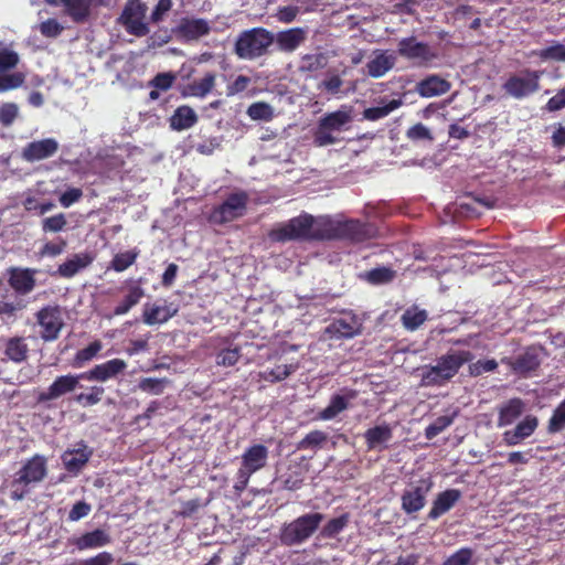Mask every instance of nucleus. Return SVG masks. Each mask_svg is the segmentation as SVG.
<instances>
[{
  "label": "nucleus",
  "instance_id": "a19ab883",
  "mask_svg": "<svg viewBox=\"0 0 565 565\" xmlns=\"http://www.w3.org/2000/svg\"><path fill=\"white\" fill-rule=\"evenodd\" d=\"M298 369V364H281L273 369H266L258 373L260 380L268 383H277L289 377Z\"/></svg>",
  "mask_w": 565,
  "mask_h": 565
},
{
  "label": "nucleus",
  "instance_id": "864d4df0",
  "mask_svg": "<svg viewBox=\"0 0 565 565\" xmlns=\"http://www.w3.org/2000/svg\"><path fill=\"white\" fill-rule=\"evenodd\" d=\"M565 429V405L561 402L548 420L547 431L550 434L561 433Z\"/></svg>",
  "mask_w": 565,
  "mask_h": 565
},
{
  "label": "nucleus",
  "instance_id": "a18cd8bd",
  "mask_svg": "<svg viewBox=\"0 0 565 565\" xmlns=\"http://www.w3.org/2000/svg\"><path fill=\"white\" fill-rule=\"evenodd\" d=\"M349 521V513H343L340 516L333 518L322 526L320 535L323 539H334L347 527Z\"/></svg>",
  "mask_w": 565,
  "mask_h": 565
},
{
  "label": "nucleus",
  "instance_id": "052dcab7",
  "mask_svg": "<svg viewBox=\"0 0 565 565\" xmlns=\"http://www.w3.org/2000/svg\"><path fill=\"white\" fill-rule=\"evenodd\" d=\"M473 552L469 547H461L445 559L443 565H472Z\"/></svg>",
  "mask_w": 565,
  "mask_h": 565
},
{
  "label": "nucleus",
  "instance_id": "ea45409f",
  "mask_svg": "<svg viewBox=\"0 0 565 565\" xmlns=\"http://www.w3.org/2000/svg\"><path fill=\"white\" fill-rule=\"evenodd\" d=\"M198 122V115L186 105L179 106L170 117V127L173 130L182 131L193 127Z\"/></svg>",
  "mask_w": 565,
  "mask_h": 565
},
{
  "label": "nucleus",
  "instance_id": "cd10ccee",
  "mask_svg": "<svg viewBox=\"0 0 565 565\" xmlns=\"http://www.w3.org/2000/svg\"><path fill=\"white\" fill-rule=\"evenodd\" d=\"M356 397L354 390H343L342 394H334L330 398L329 405L319 412L317 418L320 420H331L340 413L349 408L350 402Z\"/></svg>",
  "mask_w": 565,
  "mask_h": 565
},
{
  "label": "nucleus",
  "instance_id": "7ed1b4c3",
  "mask_svg": "<svg viewBox=\"0 0 565 565\" xmlns=\"http://www.w3.org/2000/svg\"><path fill=\"white\" fill-rule=\"evenodd\" d=\"M274 43V34L265 28L243 31L234 46L235 54L243 60H255L265 55Z\"/></svg>",
  "mask_w": 565,
  "mask_h": 565
},
{
  "label": "nucleus",
  "instance_id": "0eeeda50",
  "mask_svg": "<svg viewBox=\"0 0 565 565\" xmlns=\"http://www.w3.org/2000/svg\"><path fill=\"white\" fill-rule=\"evenodd\" d=\"M542 71L524 68L521 75H511L502 85L503 90L515 99H522L540 89Z\"/></svg>",
  "mask_w": 565,
  "mask_h": 565
},
{
  "label": "nucleus",
  "instance_id": "3c124183",
  "mask_svg": "<svg viewBox=\"0 0 565 565\" xmlns=\"http://www.w3.org/2000/svg\"><path fill=\"white\" fill-rule=\"evenodd\" d=\"M536 55L543 61L565 62V45L554 42L552 45L540 50Z\"/></svg>",
  "mask_w": 565,
  "mask_h": 565
},
{
  "label": "nucleus",
  "instance_id": "6e6552de",
  "mask_svg": "<svg viewBox=\"0 0 565 565\" xmlns=\"http://www.w3.org/2000/svg\"><path fill=\"white\" fill-rule=\"evenodd\" d=\"M36 323L41 328L40 338L44 342H53L60 338L65 326L60 306H44L35 313Z\"/></svg>",
  "mask_w": 565,
  "mask_h": 565
},
{
  "label": "nucleus",
  "instance_id": "680f3d73",
  "mask_svg": "<svg viewBox=\"0 0 565 565\" xmlns=\"http://www.w3.org/2000/svg\"><path fill=\"white\" fill-rule=\"evenodd\" d=\"M168 381L166 379L145 377L139 382V388L154 395L163 393Z\"/></svg>",
  "mask_w": 565,
  "mask_h": 565
},
{
  "label": "nucleus",
  "instance_id": "c03bdc74",
  "mask_svg": "<svg viewBox=\"0 0 565 565\" xmlns=\"http://www.w3.org/2000/svg\"><path fill=\"white\" fill-rule=\"evenodd\" d=\"M396 277V271L391 267L381 266L364 273L363 278L371 285H385Z\"/></svg>",
  "mask_w": 565,
  "mask_h": 565
},
{
  "label": "nucleus",
  "instance_id": "2eb2a0df",
  "mask_svg": "<svg viewBox=\"0 0 565 565\" xmlns=\"http://www.w3.org/2000/svg\"><path fill=\"white\" fill-rule=\"evenodd\" d=\"M501 362L508 365L513 373L520 376H530L541 365L540 349L536 347H529L515 358H503Z\"/></svg>",
  "mask_w": 565,
  "mask_h": 565
},
{
  "label": "nucleus",
  "instance_id": "20e7f679",
  "mask_svg": "<svg viewBox=\"0 0 565 565\" xmlns=\"http://www.w3.org/2000/svg\"><path fill=\"white\" fill-rule=\"evenodd\" d=\"M268 454V448L263 444H255L245 449L233 486L236 494H241L247 488L249 478L267 465Z\"/></svg>",
  "mask_w": 565,
  "mask_h": 565
},
{
  "label": "nucleus",
  "instance_id": "4468645a",
  "mask_svg": "<svg viewBox=\"0 0 565 565\" xmlns=\"http://www.w3.org/2000/svg\"><path fill=\"white\" fill-rule=\"evenodd\" d=\"M376 235V227L369 222L360 220L338 221V239L362 243Z\"/></svg>",
  "mask_w": 565,
  "mask_h": 565
},
{
  "label": "nucleus",
  "instance_id": "c85d7f7f",
  "mask_svg": "<svg viewBox=\"0 0 565 565\" xmlns=\"http://www.w3.org/2000/svg\"><path fill=\"white\" fill-rule=\"evenodd\" d=\"M460 499L461 491L459 489H447L438 493L428 512V519L437 520L439 516L450 511Z\"/></svg>",
  "mask_w": 565,
  "mask_h": 565
},
{
  "label": "nucleus",
  "instance_id": "ddd939ff",
  "mask_svg": "<svg viewBox=\"0 0 565 565\" xmlns=\"http://www.w3.org/2000/svg\"><path fill=\"white\" fill-rule=\"evenodd\" d=\"M434 483L430 478L420 479L416 486L404 490L401 497L402 510L411 515L420 511L426 504V497Z\"/></svg>",
  "mask_w": 565,
  "mask_h": 565
},
{
  "label": "nucleus",
  "instance_id": "f704fd0d",
  "mask_svg": "<svg viewBox=\"0 0 565 565\" xmlns=\"http://www.w3.org/2000/svg\"><path fill=\"white\" fill-rule=\"evenodd\" d=\"M103 3V0H66L65 2V13L72 19L75 23H85L88 21L92 7L95 3Z\"/></svg>",
  "mask_w": 565,
  "mask_h": 565
},
{
  "label": "nucleus",
  "instance_id": "bf43d9fd",
  "mask_svg": "<svg viewBox=\"0 0 565 565\" xmlns=\"http://www.w3.org/2000/svg\"><path fill=\"white\" fill-rule=\"evenodd\" d=\"M19 62L20 56L15 51L10 49L0 50V74L15 68Z\"/></svg>",
  "mask_w": 565,
  "mask_h": 565
},
{
  "label": "nucleus",
  "instance_id": "c756f323",
  "mask_svg": "<svg viewBox=\"0 0 565 565\" xmlns=\"http://www.w3.org/2000/svg\"><path fill=\"white\" fill-rule=\"evenodd\" d=\"M396 63V56L388 54L387 51L376 50L373 57L366 63L367 75L373 78H380L390 72Z\"/></svg>",
  "mask_w": 565,
  "mask_h": 565
},
{
  "label": "nucleus",
  "instance_id": "4be33fe9",
  "mask_svg": "<svg viewBox=\"0 0 565 565\" xmlns=\"http://www.w3.org/2000/svg\"><path fill=\"white\" fill-rule=\"evenodd\" d=\"M2 358L1 361H10L14 364H21L29 358V345L24 337L14 335L2 338Z\"/></svg>",
  "mask_w": 565,
  "mask_h": 565
},
{
  "label": "nucleus",
  "instance_id": "4d7b16f0",
  "mask_svg": "<svg viewBox=\"0 0 565 565\" xmlns=\"http://www.w3.org/2000/svg\"><path fill=\"white\" fill-rule=\"evenodd\" d=\"M67 224V220L63 213L45 217L42 223V231L44 233H58L62 232Z\"/></svg>",
  "mask_w": 565,
  "mask_h": 565
},
{
  "label": "nucleus",
  "instance_id": "09e8293b",
  "mask_svg": "<svg viewBox=\"0 0 565 565\" xmlns=\"http://www.w3.org/2000/svg\"><path fill=\"white\" fill-rule=\"evenodd\" d=\"M247 115L253 120L270 121L274 118L273 107L265 102H256L247 108Z\"/></svg>",
  "mask_w": 565,
  "mask_h": 565
},
{
  "label": "nucleus",
  "instance_id": "9d476101",
  "mask_svg": "<svg viewBox=\"0 0 565 565\" xmlns=\"http://www.w3.org/2000/svg\"><path fill=\"white\" fill-rule=\"evenodd\" d=\"M396 53L420 66L428 65L438 57L437 52L428 43L417 41L415 36L401 39Z\"/></svg>",
  "mask_w": 565,
  "mask_h": 565
},
{
  "label": "nucleus",
  "instance_id": "774afa93",
  "mask_svg": "<svg viewBox=\"0 0 565 565\" xmlns=\"http://www.w3.org/2000/svg\"><path fill=\"white\" fill-rule=\"evenodd\" d=\"M175 75L171 72L158 73L150 82L149 86L160 89L168 90L172 87Z\"/></svg>",
  "mask_w": 565,
  "mask_h": 565
},
{
  "label": "nucleus",
  "instance_id": "6ab92c4d",
  "mask_svg": "<svg viewBox=\"0 0 565 565\" xmlns=\"http://www.w3.org/2000/svg\"><path fill=\"white\" fill-rule=\"evenodd\" d=\"M79 380H83L82 373L77 375L67 374L57 376L46 391L38 395V402L46 403L73 392L78 386Z\"/></svg>",
  "mask_w": 565,
  "mask_h": 565
},
{
  "label": "nucleus",
  "instance_id": "1a4fd4ad",
  "mask_svg": "<svg viewBox=\"0 0 565 565\" xmlns=\"http://www.w3.org/2000/svg\"><path fill=\"white\" fill-rule=\"evenodd\" d=\"M248 195L244 191L231 193L225 201L214 207L210 215V221L214 224L230 223L246 212Z\"/></svg>",
  "mask_w": 565,
  "mask_h": 565
},
{
  "label": "nucleus",
  "instance_id": "f3484780",
  "mask_svg": "<svg viewBox=\"0 0 565 565\" xmlns=\"http://www.w3.org/2000/svg\"><path fill=\"white\" fill-rule=\"evenodd\" d=\"M211 343L215 350V363L217 366H234L242 358L241 347H233L230 337H213Z\"/></svg>",
  "mask_w": 565,
  "mask_h": 565
},
{
  "label": "nucleus",
  "instance_id": "f03ea898",
  "mask_svg": "<svg viewBox=\"0 0 565 565\" xmlns=\"http://www.w3.org/2000/svg\"><path fill=\"white\" fill-rule=\"evenodd\" d=\"M324 515L319 512L306 513L289 523H285L280 530V542L286 546L300 545L307 542L319 529Z\"/></svg>",
  "mask_w": 565,
  "mask_h": 565
},
{
  "label": "nucleus",
  "instance_id": "79ce46f5",
  "mask_svg": "<svg viewBox=\"0 0 565 565\" xmlns=\"http://www.w3.org/2000/svg\"><path fill=\"white\" fill-rule=\"evenodd\" d=\"M428 318L427 311L413 306L404 311L401 317L403 327L408 331L417 330Z\"/></svg>",
  "mask_w": 565,
  "mask_h": 565
},
{
  "label": "nucleus",
  "instance_id": "e2e57ef3",
  "mask_svg": "<svg viewBox=\"0 0 565 565\" xmlns=\"http://www.w3.org/2000/svg\"><path fill=\"white\" fill-rule=\"evenodd\" d=\"M406 137L412 141H434V136L431 131L422 122H417L414 126L409 127L406 131Z\"/></svg>",
  "mask_w": 565,
  "mask_h": 565
},
{
  "label": "nucleus",
  "instance_id": "5701e85b",
  "mask_svg": "<svg viewBox=\"0 0 565 565\" xmlns=\"http://www.w3.org/2000/svg\"><path fill=\"white\" fill-rule=\"evenodd\" d=\"M58 150V142L54 138H45L29 142L22 149V159L28 162L41 161L54 156Z\"/></svg>",
  "mask_w": 565,
  "mask_h": 565
},
{
  "label": "nucleus",
  "instance_id": "72a5a7b5",
  "mask_svg": "<svg viewBox=\"0 0 565 565\" xmlns=\"http://www.w3.org/2000/svg\"><path fill=\"white\" fill-rule=\"evenodd\" d=\"M93 260L94 257L89 253L74 254L57 267L56 274L60 277L70 279L88 267Z\"/></svg>",
  "mask_w": 565,
  "mask_h": 565
},
{
  "label": "nucleus",
  "instance_id": "338daca9",
  "mask_svg": "<svg viewBox=\"0 0 565 565\" xmlns=\"http://www.w3.org/2000/svg\"><path fill=\"white\" fill-rule=\"evenodd\" d=\"M497 367L498 363L493 359L479 360L469 365V374L471 376H480L483 373L495 371Z\"/></svg>",
  "mask_w": 565,
  "mask_h": 565
},
{
  "label": "nucleus",
  "instance_id": "f257e3e1",
  "mask_svg": "<svg viewBox=\"0 0 565 565\" xmlns=\"http://www.w3.org/2000/svg\"><path fill=\"white\" fill-rule=\"evenodd\" d=\"M470 351H449L439 356L435 365H424L419 369L420 386L440 387L449 383L463 364L473 360Z\"/></svg>",
  "mask_w": 565,
  "mask_h": 565
},
{
  "label": "nucleus",
  "instance_id": "13d9d810",
  "mask_svg": "<svg viewBox=\"0 0 565 565\" xmlns=\"http://www.w3.org/2000/svg\"><path fill=\"white\" fill-rule=\"evenodd\" d=\"M328 58L324 54H306L302 56L301 68L308 72H316L327 66Z\"/></svg>",
  "mask_w": 565,
  "mask_h": 565
},
{
  "label": "nucleus",
  "instance_id": "5fc2aeb1",
  "mask_svg": "<svg viewBox=\"0 0 565 565\" xmlns=\"http://www.w3.org/2000/svg\"><path fill=\"white\" fill-rule=\"evenodd\" d=\"M25 75L21 72L0 74V93L19 88L23 85Z\"/></svg>",
  "mask_w": 565,
  "mask_h": 565
},
{
  "label": "nucleus",
  "instance_id": "2f4dec72",
  "mask_svg": "<svg viewBox=\"0 0 565 565\" xmlns=\"http://www.w3.org/2000/svg\"><path fill=\"white\" fill-rule=\"evenodd\" d=\"M111 542L109 533L103 529L86 532L73 539V545L78 551L93 550L108 545Z\"/></svg>",
  "mask_w": 565,
  "mask_h": 565
},
{
  "label": "nucleus",
  "instance_id": "412c9836",
  "mask_svg": "<svg viewBox=\"0 0 565 565\" xmlns=\"http://www.w3.org/2000/svg\"><path fill=\"white\" fill-rule=\"evenodd\" d=\"M35 274L33 268L11 267L8 269V284L18 295H29L36 285Z\"/></svg>",
  "mask_w": 565,
  "mask_h": 565
},
{
  "label": "nucleus",
  "instance_id": "423d86ee",
  "mask_svg": "<svg viewBox=\"0 0 565 565\" xmlns=\"http://www.w3.org/2000/svg\"><path fill=\"white\" fill-rule=\"evenodd\" d=\"M313 226V216L308 213L290 218L274 227L269 232L273 242L285 243L289 241H310V231Z\"/></svg>",
  "mask_w": 565,
  "mask_h": 565
},
{
  "label": "nucleus",
  "instance_id": "c9c22d12",
  "mask_svg": "<svg viewBox=\"0 0 565 565\" xmlns=\"http://www.w3.org/2000/svg\"><path fill=\"white\" fill-rule=\"evenodd\" d=\"M338 239V221L329 217H313V226L310 231V241Z\"/></svg>",
  "mask_w": 565,
  "mask_h": 565
},
{
  "label": "nucleus",
  "instance_id": "39448f33",
  "mask_svg": "<svg viewBox=\"0 0 565 565\" xmlns=\"http://www.w3.org/2000/svg\"><path fill=\"white\" fill-rule=\"evenodd\" d=\"M352 120L349 110L339 109L322 116L313 131V143L318 147L334 145L339 141L335 136L345 130Z\"/></svg>",
  "mask_w": 565,
  "mask_h": 565
},
{
  "label": "nucleus",
  "instance_id": "de8ad7c7",
  "mask_svg": "<svg viewBox=\"0 0 565 565\" xmlns=\"http://www.w3.org/2000/svg\"><path fill=\"white\" fill-rule=\"evenodd\" d=\"M139 252L136 249L118 253L113 257L109 267L117 273H121L135 264Z\"/></svg>",
  "mask_w": 565,
  "mask_h": 565
},
{
  "label": "nucleus",
  "instance_id": "473e14b6",
  "mask_svg": "<svg viewBox=\"0 0 565 565\" xmlns=\"http://www.w3.org/2000/svg\"><path fill=\"white\" fill-rule=\"evenodd\" d=\"M451 85L439 75H429L417 83L416 90L422 97L430 98L446 94Z\"/></svg>",
  "mask_w": 565,
  "mask_h": 565
},
{
  "label": "nucleus",
  "instance_id": "69168bd1",
  "mask_svg": "<svg viewBox=\"0 0 565 565\" xmlns=\"http://www.w3.org/2000/svg\"><path fill=\"white\" fill-rule=\"evenodd\" d=\"M67 247V242L66 239L62 238V237H57L55 241L53 242H47L45 243L39 254L44 257V256H47V257H55V256H58L61 255L65 248Z\"/></svg>",
  "mask_w": 565,
  "mask_h": 565
},
{
  "label": "nucleus",
  "instance_id": "4c0bfd02",
  "mask_svg": "<svg viewBox=\"0 0 565 565\" xmlns=\"http://www.w3.org/2000/svg\"><path fill=\"white\" fill-rule=\"evenodd\" d=\"M216 84V74L214 72H207L202 78L194 79L189 83L183 92V95L204 98L214 89Z\"/></svg>",
  "mask_w": 565,
  "mask_h": 565
},
{
  "label": "nucleus",
  "instance_id": "58836bf2",
  "mask_svg": "<svg viewBox=\"0 0 565 565\" xmlns=\"http://www.w3.org/2000/svg\"><path fill=\"white\" fill-rule=\"evenodd\" d=\"M177 32L188 40H196L210 32V25L204 19H182Z\"/></svg>",
  "mask_w": 565,
  "mask_h": 565
},
{
  "label": "nucleus",
  "instance_id": "dca6fc26",
  "mask_svg": "<svg viewBox=\"0 0 565 565\" xmlns=\"http://www.w3.org/2000/svg\"><path fill=\"white\" fill-rule=\"evenodd\" d=\"M127 363L122 359H113L104 363L96 364L90 370L82 373V379L86 381L107 382L124 374Z\"/></svg>",
  "mask_w": 565,
  "mask_h": 565
},
{
  "label": "nucleus",
  "instance_id": "0e129e2a",
  "mask_svg": "<svg viewBox=\"0 0 565 565\" xmlns=\"http://www.w3.org/2000/svg\"><path fill=\"white\" fill-rule=\"evenodd\" d=\"M19 116V107L15 103H3L0 106V124L10 127Z\"/></svg>",
  "mask_w": 565,
  "mask_h": 565
},
{
  "label": "nucleus",
  "instance_id": "6e6d98bb",
  "mask_svg": "<svg viewBox=\"0 0 565 565\" xmlns=\"http://www.w3.org/2000/svg\"><path fill=\"white\" fill-rule=\"evenodd\" d=\"M454 422V418L451 416H439L437 417L431 424H429L425 428V437L427 439H433L436 436H438L440 433H443L447 427H449Z\"/></svg>",
  "mask_w": 565,
  "mask_h": 565
},
{
  "label": "nucleus",
  "instance_id": "8fccbe9b",
  "mask_svg": "<svg viewBox=\"0 0 565 565\" xmlns=\"http://www.w3.org/2000/svg\"><path fill=\"white\" fill-rule=\"evenodd\" d=\"M104 393L103 386H92L89 392L75 395L74 401L83 407L94 406L102 401Z\"/></svg>",
  "mask_w": 565,
  "mask_h": 565
},
{
  "label": "nucleus",
  "instance_id": "b1692460",
  "mask_svg": "<svg viewBox=\"0 0 565 565\" xmlns=\"http://www.w3.org/2000/svg\"><path fill=\"white\" fill-rule=\"evenodd\" d=\"M539 426V419L534 415H526L516 424L513 429H508L502 434L503 443L507 446H515L534 434Z\"/></svg>",
  "mask_w": 565,
  "mask_h": 565
},
{
  "label": "nucleus",
  "instance_id": "aec40b11",
  "mask_svg": "<svg viewBox=\"0 0 565 565\" xmlns=\"http://www.w3.org/2000/svg\"><path fill=\"white\" fill-rule=\"evenodd\" d=\"M179 312V306L163 300L162 305L146 303L142 310V322L148 326L163 324Z\"/></svg>",
  "mask_w": 565,
  "mask_h": 565
},
{
  "label": "nucleus",
  "instance_id": "37998d69",
  "mask_svg": "<svg viewBox=\"0 0 565 565\" xmlns=\"http://www.w3.org/2000/svg\"><path fill=\"white\" fill-rule=\"evenodd\" d=\"M103 343L100 340L90 342L86 348L78 350L73 360L72 366L75 369L83 367L86 363L92 361L102 351Z\"/></svg>",
  "mask_w": 565,
  "mask_h": 565
},
{
  "label": "nucleus",
  "instance_id": "a878e982",
  "mask_svg": "<svg viewBox=\"0 0 565 565\" xmlns=\"http://www.w3.org/2000/svg\"><path fill=\"white\" fill-rule=\"evenodd\" d=\"M307 40V30L300 26L279 31L274 42L280 52L292 53Z\"/></svg>",
  "mask_w": 565,
  "mask_h": 565
},
{
  "label": "nucleus",
  "instance_id": "bb28decb",
  "mask_svg": "<svg viewBox=\"0 0 565 565\" xmlns=\"http://www.w3.org/2000/svg\"><path fill=\"white\" fill-rule=\"evenodd\" d=\"M92 455V449L81 441L77 448L65 450L61 458L65 469L76 475L86 466Z\"/></svg>",
  "mask_w": 565,
  "mask_h": 565
},
{
  "label": "nucleus",
  "instance_id": "9b49d317",
  "mask_svg": "<svg viewBox=\"0 0 565 565\" xmlns=\"http://www.w3.org/2000/svg\"><path fill=\"white\" fill-rule=\"evenodd\" d=\"M146 6L140 0H128L125 4L120 21L129 34L145 36L149 33L147 23L143 22Z\"/></svg>",
  "mask_w": 565,
  "mask_h": 565
},
{
  "label": "nucleus",
  "instance_id": "e433bc0d",
  "mask_svg": "<svg viewBox=\"0 0 565 565\" xmlns=\"http://www.w3.org/2000/svg\"><path fill=\"white\" fill-rule=\"evenodd\" d=\"M393 437L392 428L387 424L376 425L364 433L367 450L384 449L385 445Z\"/></svg>",
  "mask_w": 565,
  "mask_h": 565
},
{
  "label": "nucleus",
  "instance_id": "49530a36",
  "mask_svg": "<svg viewBox=\"0 0 565 565\" xmlns=\"http://www.w3.org/2000/svg\"><path fill=\"white\" fill-rule=\"evenodd\" d=\"M402 99H392L383 106L369 107L364 109L363 117L367 120L375 121L388 116L392 111L402 106Z\"/></svg>",
  "mask_w": 565,
  "mask_h": 565
},
{
  "label": "nucleus",
  "instance_id": "393cba45",
  "mask_svg": "<svg viewBox=\"0 0 565 565\" xmlns=\"http://www.w3.org/2000/svg\"><path fill=\"white\" fill-rule=\"evenodd\" d=\"M326 331L334 339H350L361 333L362 324L356 316L350 315L335 319Z\"/></svg>",
  "mask_w": 565,
  "mask_h": 565
},
{
  "label": "nucleus",
  "instance_id": "7c9ffc66",
  "mask_svg": "<svg viewBox=\"0 0 565 565\" xmlns=\"http://www.w3.org/2000/svg\"><path fill=\"white\" fill-rule=\"evenodd\" d=\"M525 409V403L519 398H510L498 407V427H505L513 424L521 417Z\"/></svg>",
  "mask_w": 565,
  "mask_h": 565
},
{
  "label": "nucleus",
  "instance_id": "a211bd4d",
  "mask_svg": "<svg viewBox=\"0 0 565 565\" xmlns=\"http://www.w3.org/2000/svg\"><path fill=\"white\" fill-rule=\"evenodd\" d=\"M119 290L126 291V294L124 295L122 299L115 306L113 316L127 315L146 296V290L141 285V279L126 280Z\"/></svg>",
  "mask_w": 565,
  "mask_h": 565
},
{
  "label": "nucleus",
  "instance_id": "603ef678",
  "mask_svg": "<svg viewBox=\"0 0 565 565\" xmlns=\"http://www.w3.org/2000/svg\"><path fill=\"white\" fill-rule=\"evenodd\" d=\"M328 440V435L322 430H311L299 443L298 449H312L322 446Z\"/></svg>",
  "mask_w": 565,
  "mask_h": 565
},
{
  "label": "nucleus",
  "instance_id": "f8f14e48",
  "mask_svg": "<svg viewBox=\"0 0 565 565\" xmlns=\"http://www.w3.org/2000/svg\"><path fill=\"white\" fill-rule=\"evenodd\" d=\"M46 475V459L44 456L36 454L28 459L17 472L15 478L11 482V488L20 484L28 487L31 483H39L44 480Z\"/></svg>",
  "mask_w": 565,
  "mask_h": 565
}]
</instances>
